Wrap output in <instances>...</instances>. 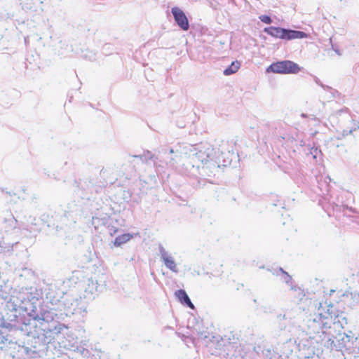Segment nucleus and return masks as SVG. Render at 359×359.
<instances>
[{
	"instance_id": "1",
	"label": "nucleus",
	"mask_w": 359,
	"mask_h": 359,
	"mask_svg": "<svg viewBox=\"0 0 359 359\" xmlns=\"http://www.w3.org/2000/svg\"><path fill=\"white\" fill-rule=\"evenodd\" d=\"M264 32L273 38L282 40L290 41L308 37V34L304 32L287 29L280 27L271 26L265 27Z\"/></svg>"
},
{
	"instance_id": "2",
	"label": "nucleus",
	"mask_w": 359,
	"mask_h": 359,
	"mask_svg": "<svg viewBox=\"0 0 359 359\" xmlns=\"http://www.w3.org/2000/svg\"><path fill=\"white\" fill-rule=\"evenodd\" d=\"M300 70L301 67L297 63L291 60L274 62L267 69V72L281 74H297Z\"/></svg>"
},
{
	"instance_id": "3",
	"label": "nucleus",
	"mask_w": 359,
	"mask_h": 359,
	"mask_svg": "<svg viewBox=\"0 0 359 359\" xmlns=\"http://www.w3.org/2000/svg\"><path fill=\"white\" fill-rule=\"evenodd\" d=\"M171 12L177 25L184 31L188 30L189 25L185 13L177 7H173Z\"/></svg>"
},
{
	"instance_id": "4",
	"label": "nucleus",
	"mask_w": 359,
	"mask_h": 359,
	"mask_svg": "<svg viewBox=\"0 0 359 359\" xmlns=\"http://www.w3.org/2000/svg\"><path fill=\"white\" fill-rule=\"evenodd\" d=\"M315 320L320 323L323 328L329 329L333 323L334 318L333 316L328 310H324L323 312L318 313Z\"/></svg>"
},
{
	"instance_id": "5",
	"label": "nucleus",
	"mask_w": 359,
	"mask_h": 359,
	"mask_svg": "<svg viewBox=\"0 0 359 359\" xmlns=\"http://www.w3.org/2000/svg\"><path fill=\"white\" fill-rule=\"evenodd\" d=\"M175 296L177 297V299L182 304H186L191 309H194V304H192L187 292L184 290H179L176 291Z\"/></svg>"
},
{
	"instance_id": "6",
	"label": "nucleus",
	"mask_w": 359,
	"mask_h": 359,
	"mask_svg": "<svg viewBox=\"0 0 359 359\" xmlns=\"http://www.w3.org/2000/svg\"><path fill=\"white\" fill-rule=\"evenodd\" d=\"M134 237L133 234L123 233L117 236L114 241V245L116 247H121L130 241Z\"/></svg>"
},
{
	"instance_id": "7",
	"label": "nucleus",
	"mask_w": 359,
	"mask_h": 359,
	"mask_svg": "<svg viewBox=\"0 0 359 359\" xmlns=\"http://www.w3.org/2000/svg\"><path fill=\"white\" fill-rule=\"evenodd\" d=\"M240 67L241 62L238 60H236L232 62L230 66L224 69L223 73L225 76H229L237 72Z\"/></svg>"
},
{
	"instance_id": "8",
	"label": "nucleus",
	"mask_w": 359,
	"mask_h": 359,
	"mask_svg": "<svg viewBox=\"0 0 359 359\" xmlns=\"http://www.w3.org/2000/svg\"><path fill=\"white\" fill-rule=\"evenodd\" d=\"M165 266L174 272H177V266L175 261L170 257H163Z\"/></svg>"
},
{
	"instance_id": "9",
	"label": "nucleus",
	"mask_w": 359,
	"mask_h": 359,
	"mask_svg": "<svg viewBox=\"0 0 359 359\" xmlns=\"http://www.w3.org/2000/svg\"><path fill=\"white\" fill-rule=\"evenodd\" d=\"M259 19L262 22L266 24H271L272 22L271 17L266 15H260Z\"/></svg>"
},
{
	"instance_id": "10",
	"label": "nucleus",
	"mask_w": 359,
	"mask_h": 359,
	"mask_svg": "<svg viewBox=\"0 0 359 359\" xmlns=\"http://www.w3.org/2000/svg\"><path fill=\"white\" fill-rule=\"evenodd\" d=\"M294 292L297 293L299 296H301L300 301L302 300V297H305V292L304 290L301 288H294Z\"/></svg>"
},
{
	"instance_id": "11",
	"label": "nucleus",
	"mask_w": 359,
	"mask_h": 359,
	"mask_svg": "<svg viewBox=\"0 0 359 359\" xmlns=\"http://www.w3.org/2000/svg\"><path fill=\"white\" fill-rule=\"evenodd\" d=\"M353 124H354L355 126H354V128L353 129L350 130V133H351L353 130H355L357 128H359L358 122H357V121H355L354 120H353Z\"/></svg>"
},
{
	"instance_id": "12",
	"label": "nucleus",
	"mask_w": 359,
	"mask_h": 359,
	"mask_svg": "<svg viewBox=\"0 0 359 359\" xmlns=\"http://www.w3.org/2000/svg\"><path fill=\"white\" fill-rule=\"evenodd\" d=\"M339 112H346V113H348V109L347 108H345L344 109H341L339 111Z\"/></svg>"
}]
</instances>
